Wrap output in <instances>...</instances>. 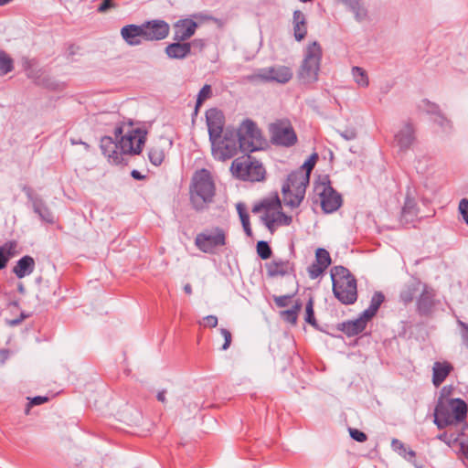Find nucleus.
<instances>
[{
  "instance_id": "nucleus-5",
  "label": "nucleus",
  "mask_w": 468,
  "mask_h": 468,
  "mask_svg": "<svg viewBox=\"0 0 468 468\" xmlns=\"http://www.w3.org/2000/svg\"><path fill=\"white\" fill-rule=\"evenodd\" d=\"M264 210L261 217V221L271 234L274 233L277 227L291 225L292 218L282 211V202L278 196L264 199L260 205L253 207V212Z\"/></svg>"
},
{
  "instance_id": "nucleus-22",
  "label": "nucleus",
  "mask_w": 468,
  "mask_h": 468,
  "mask_svg": "<svg viewBox=\"0 0 468 468\" xmlns=\"http://www.w3.org/2000/svg\"><path fill=\"white\" fill-rule=\"evenodd\" d=\"M270 277L284 276L292 271V264L282 259H274L265 265Z\"/></svg>"
},
{
  "instance_id": "nucleus-56",
  "label": "nucleus",
  "mask_w": 468,
  "mask_h": 468,
  "mask_svg": "<svg viewBox=\"0 0 468 468\" xmlns=\"http://www.w3.org/2000/svg\"><path fill=\"white\" fill-rule=\"evenodd\" d=\"M426 104H427L426 111L428 113L433 114L435 116L437 113L440 112L439 106L436 105L435 103H432V102L427 101Z\"/></svg>"
},
{
  "instance_id": "nucleus-25",
  "label": "nucleus",
  "mask_w": 468,
  "mask_h": 468,
  "mask_svg": "<svg viewBox=\"0 0 468 468\" xmlns=\"http://www.w3.org/2000/svg\"><path fill=\"white\" fill-rule=\"evenodd\" d=\"M101 149L102 154L108 157V159L114 163L119 164L121 162L120 153L118 152L119 142L115 143L112 137L104 136L101 140Z\"/></svg>"
},
{
  "instance_id": "nucleus-64",
  "label": "nucleus",
  "mask_w": 468,
  "mask_h": 468,
  "mask_svg": "<svg viewBox=\"0 0 468 468\" xmlns=\"http://www.w3.org/2000/svg\"><path fill=\"white\" fill-rule=\"evenodd\" d=\"M80 144H83L86 149L89 148V144L84 142H80Z\"/></svg>"
},
{
  "instance_id": "nucleus-1",
  "label": "nucleus",
  "mask_w": 468,
  "mask_h": 468,
  "mask_svg": "<svg viewBox=\"0 0 468 468\" xmlns=\"http://www.w3.org/2000/svg\"><path fill=\"white\" fill-rule=\"evenodd\" d=\"M333 292L344 304H352L357 299L356 280L344 266H335L331 270Z\"/></svg>"
},
{
  "instance_id": "nucleus-2",
  "label": "nucleus",
  "mask_w": 468,
  "mask_h": 468,
  "mask_svg": "<svg viewBox=\"0 0 468 468\" xmlns=\"http://www.w3.org/2000/svg\"><path fill=\"white\" fill-rule=\"evenodd\" d=\"M467 416V405L461 399H440L434 410V422L439 429L462 422Z\"/></svg>"
},
{
  "instance_id": "nucleus-18",
  "label": "nucleus",
  "mask_w": 468,
  "mask_h": 468,
  "mask_svg": "<svg viewBox=\"0 0 468 468\" xmlns=\"http://www.w3.org/2000/svg\"><path fill=\"white\" fill-rule=\"evenodd\" d=\"M417 300V310L421 315H430L437 303L435 291L423 283Z\"/></svg>"
},
{
  "instance_id": "nucleus-34",
  "label": "nucleus",
  "mask_w": 468,
  "mask_h": 468,
  "mask_svg": "<svg viewBox=\"0 0 468 468\" xmlns=\"http://www.w3.org/2000/svg\"><path fill=\"white\" fill-rule=\"evenodd\" d=\"M352 76L355 82L359 86L366 88L369 84V80L367 71L357 66L352 68Z\"/></svg>"
},
{
  "instance_id": "nucleus-50",
  "label": "nucleus",
  "mask_w": 468,
  "mask_h": 468,
  "mask_svg": "<svg viewBox=\"0 0 468 468\" xmlns=\"http://www.w3.org/2000/svg\"><path fill=\"white\" fill-rule=\"evenodd\" d=\"M237 211L239 213V218H240V221H241V224L242 223H247L250 221V216L248 214V212L246 211V208L244 207L243 204L241 203H239L237 204Z\"/></svg>"
},
{
  "instance_id": "nucleus-4",
  "label": "nucleus",
  "mask_w": 468,
  "mask_h": 468,
  "mask_svg": "<svg viewBox=\"0 0 468 468\" xmlns=\"http://www.w3.org/2000/svg\"><path fill=\"white\" fill-rule=\"evenodd\" d=\"M215 196V184L208 170L197 171L192 178L191 202L196 209H203L212 202Z\"/></svg>"
},
{
  "instance_id": "nucleus-37",
  "label": "nucleus",
  "mask_w": 468,
  "mask_h": 468,
  "mask_svg": "<svg viewBox=\"0 0 468 468\" xmlns=\"http://www.w3.org/2000/svg\"><path fill=\"white\" fill-rule=\"evenodd\" d=\"M148 157L150 162L154 165H160L165 158V152L162 147L154 145L150 148L148 152Z\"/></svg>"
},
{
  "instance_id": "nucleus-33",
  "label": "nucleus",
  "mask_w": 468,
  "mask_h": 468,
  "mask_svg": "<svg viewBox=\"0 0 468 468\" xmlns=\"http://www.w3.org/2000/svg\"><path fill=\"white\" fill-rule=\"evenodd\" d=\"M346 5L356 16V18L362 20L367 16V10L359 0H340Z\"/></svg>"
},
{
  "instance_id": "nucleus-35",
  "label": "nucleus",
  "mask_w": 468,
  "mask_h": 468,
  "mask_svg": "<svg viewBox=\"0 0 468 468\" xmlns=\"http://www.w3.org/2000/svg\"><path fill=\"white\" fill-rule=\"evenodd\" d=\"M14 69L13 59L3 50L0 51V75L4 76Z\"/></svg>"
},
{
  "instance_id": "nucleus-39",
  "label": "nucleus",
  "mask_w": 468,
  "mask_h": 468,
  "mask_svg": "<svg viewBox=\"0 0 468 468\" xmlns=\"http://www.w3.org/2000/svg\"><path fill=\"white\" fill-rule=\"evenodd\" d=\"M315 260V263L323 266V268L325 269H327V267L331 264V257L329 252L322 248L316 250Z\"/></svg>"
},
{
  "instance_id": "nucleus-3",
  "label": "nucleus",
  "mask_w": 468,
  "mask_h": 468,
  "mask_svg": "<svg viewBox=\"0 0 468 468\" xmlns=\"http://www.w3.org/2000/svg\"><path fill=\"white\" fill-rule=\"evenodd\" d=\"M310 177L304 170L291 173L282 187V200L285 206L295 208L304 198Z\"/></svg>"
},
{
  "instance_id": "nucleus-30",
  "label": "nucleus",
  "mask_w": 468,
  "mask_h": 468,
  "mask_svg": "<svg viewBox=\"0 0 468 468\" xmlns=\"http://www.w3.org/2000/svg\"><path fill=\"white\" fill-rule=\"evenodd\" d=\"M17 242L10 240L0 246V270L5 268L8 261L16 253Z\"/></svg>"
},
{
  "instance_id": "nucleus-17",
  "label": "nucleus",
  "mask_w": 468,
  "mask_h": 468,
  "mask_svg": "<svg viewBox=\"0 0 468 468\" xmlns=\"http://www.w3.org/2000/svg\"><path fill=\"white\" fill-rule=\"evenodd\" d=\"M207 125L208 129L209 140L224 134L225 117L221 111L218 109H209L206 112Z\"/></svg>"
},
{
  "instance_id": "nucleus-53",
  "label": "nucleus",
  "mask_w": 468,
  "mask_h": 468,
  "mask_svg": "<svg viewBox=\"0 0 468 468\" xmlns=\"http://www.w3.org/2000/svg\"><path fill=\"white\" fill-rule=\"evenodd\" d=\"M200 324H203L206 327L214 328L218 325V317L215 315H207L204 317L203 323H200Z\"/></svg>"
},
{
  "instance_id": "nucleus-19",
  "label": "nucleus",
  "mask_w": 468,
  "mask_h": 468,
  "mask_svg": "<svg viewBox=\"0 0 468 468\" xmlns=\"http://www.w3.org/2000/svg\"><path fill=\"white\" fill-rule=\"evenodd\" d=\"M415 141V128L410 122H405L395 134V144L401 152L409 150Z\"/></svg>"
},
{
  "instance_id": "nucleus-32",
  "label": "nucleus",
  "mask_w": 468,
  "mask_h": 468,
  "mask_svg": "<svg viewBox=\"0 0 468 468\" xmlns=\"http://www.w3.org/2000/svg\"><path fill=\"white\" fill-rule=\"evenodd\" d=\"M383 301L384 295L379 292H375L371 298L369 307L363 312L364 317H366V319H371L375 316Z\"/></svg>"
},
{
  "instance_id": "nucleus-6",
  "label": "nucleus",
  "mask_w": 468,
  "mask_h": 468,
  "mask_svg": "<svg viewBox=\"0 0 468 468\" xmlns=\"http://www.w3.org/2000/svg\"><path fill=\"white\" fill-rule=\"evenodd\" d=\"M322 57L323 49L317 41L306 46L298 71V78L303 83L312 84L318 80Z\"/></svg>"
},
{
  "instance_id": "nucleus-48",
  "label": "nucleus",
  "mask_w": 468,
  "mask_h": 468,
  "mask_svg": "<svg viewBox=\"0 0 468 468\" xmlns=\"http://www.w3.org/2000/svg\"><path fill=\"white\" fill-rule=\"evenodd\" d=\"M457 324L461 327V336L463 343L468 348V324L461 320H458Z\"/></svg>"
},
{
  "instance_id": "nucleus-26",
  "label": "nucleus",
  "mask_w": 468,
  "mask_h": 468,
  "mask_svg": "<svg viewBox=\"0 0 468 468\" xmlns=\"http://www.w3.org/2000/svg\"><path fill=\"white\" fill-rule=\"evenodd\" d=\"M369 320L366 319L362 313L358 318L342 323L341 330L348 336L356 335L366 328L367 323Z\"/></svg>"
},
{
  "instance_id": "nucleus-43",
  "label": "nucleus",
  "mask_w": 468,
  "mask_h": 468,
  "mask_svg": "<svg viewBox=\"0 0 468 468\" xmlns=\"http://www.w3.org/2000/svg\"><path fill=\"white\" fill-rule=\"evenodd\" d=\"M326 269L314 262L308 267V274L311 279L318 278Z\"/></svg>"
},
{
  "instance_id": "nucleus-52",
  "label": "nucleus",
  "mask_w": 468,
  "mask_h": 468,
  "mask_svg": "<svg viewBox=\"0 0 468 468\" xmlns=\"http://www.w3.org/2000/svg\"><path fill=\"white\" fill-rule=\"evenodd\" d=\"M220 334L224 337V340H225V342L222 346V350H227L230 346V344H231V340H232L231 333L226 328H221Z\"/></svg>"
},
{
  "instance_id": "nucleus-58",
  "label": "nucleus",
  "mask_w": 468,
  "mask_h": 468,
  "mask_svg": "<svg viewBox=\"0 0 468 468\" xmlns=\"http://www.w3.org/2000/svg\"><path fill=\"white\" fill-rule=\"evenodd\" d=\"M28 317V314H26L25 313H21L19 318H16L13 320L8 321V324L11 326L18 325L23 320Z\"/></svg>"
},
{
  "instance_id": "nucleus-21",
  "label": "nucleus",
  "mask_w": 468,
  "mask_h": 468,
  "mask_svg": "<svg viewBox=\"0 0 468 468\" xmlns=\"http://www.w3.org/2000/svg\"><path fill=\"white\" fill-rule=\"evenodd\" d=\"M453 370V366L448 361H436L432 366V384L439 388Z\"/></svg>"
},
{
  "instance_id": "nucleus-14",
  "label": "nucleus",
  "mask_w": 468,
  "mask_h": 468,
  "mask_svg": "<svg viewBox=\"0 0 468 468\" xmlns=\"http://www.w3.org/2000/svg\"><path fill=\"white\" fill-rule=\"evenodd\" d=\"M314 191L319 196L322 209L325 213H333L341 207L342 197L331 186L329 182H320L316 184Z\"/></svg>"
},
{
  "instance_id": "nucleus-27",
  "label": "nucleus",
  "mask_w": 468,
  "mask_h": 468,
  "mask_svg": "<svg viewBox=\"0 0 468 468\" xmlns=\"http://www.w3.org/2000/svg\"><path fill=\"white\" fill-rule=\"evenodd\" d=\"M35 265V260L31 256L26 255L17 261L13 268V272L18 279H22L34 271Z\"/></svg>"
},
{
  "instance_id": "nucleus-51",
  "label": "nucleus",
  "mask_w": 468,
  "mask_h": 468,
  "mask_svg": "<svg viewBox=\"0 0 468 468\" xmlns=\"http://www.w3.org/2000/svg\"><path fill=\"white\" fill-rule=\"evenodd\" d=\"M340 136L346 141L355 140L357 136V133L354 128H347L345 131L338 132Z\"/></svg>"
},
{
  "instance_id": "nucleus-59",
  "label": "nucleus",
  "mask_w": 468,
  "mask_h": 468,
  "mask_svg": "<svg viewBox=\"0 0 468 468\" xmlns=\"http://www.w3.org/2000/svg\"><path fill=\"white\" fill-rule=\"evenodd\" d=\"M131 176L134 178V179H137V180H142L144 179L145 176H143L138 170H133L132 173H131Z\"/></svg>"
},
{
  "instance_id": "nucleus-45",
  "label": "nucleus",
  "mask_w": 468,
  "mask_h": 468,
  "mask_svg": "<svg viewBox=\"0 0 468 468\" xmlns=\"http://www.w3.org/2000/svg\"><path fill=\"white\" fill-rule=\"evenodd\" d=\"M317 160V154H312L307 161L303 163V165L298 169V170H304L305 173L308 174V176L310 177L311 171L315 165Z\"/></svg>"
},
{
  "instance_id": "nucleus-42",
  "label": "nucleus",
  "mask_w": 468,
  "mask_h": 468,
  "mask_svg": "<svg viewBox=\"0 0 468 468\" xmlns=\"http://www.w3.org/2000/svg\"><path fill=\"white\" fill-rule=\"evenodd\" d=\"M257 253L262 260H267L271 256V249L268 242L261 240L257 243Z\"/></svg>"
},
{
  "instance_id": "nucleus-62",
  "label": "nucleus",
  "mask_w": 468,
  "mask_h": 468,
  "mask_svg": "<svg viewBox=\"0 0 468 468\" xmlns=\"http://www.w3.org/2000/svg\"><path fill=\"white\" fill-rule=\"evenodd\" d=\"M184 291H185V292H186V293L190 294V293L192 292L191 285H190V284H188V283H187V284H186V285L184 286Z\"/></svg>"
},
{
  "instance_id": "nucleus-54",
  "label": "nucleus",
  "mask_w": 468,
  "mask_h": 468,
  "mask_svg": "<svg viewBox=\"0 0 468 468\" xmlns=\"http://www.w3.org/2000/svg\"><path fill=\"white\" fill-rule=\"evenodd\" d=\"M46 401H48V398L47 397L37 396V397L33 398L30 400V402L27 404V406L26 414L29 413L30 407H32L34 405H40V404H42V403H44Z\"/></svg>"
},
{
  "instance_id": "nucleus-24",
  "label": "nucleus",
  "mask_w": 468,
  "mask_h": 468,
  "mask_svg": "<svg viewBox=\"0 0 468 468\" xmlns=\"http://www.w3.org/2000/svg\"><path fill=\"white\" fill-rule=\"evenodd\" d=\"M293 37L296 41H302L307 35V18L300 10H295L292 15Z\"/></svg>"
},
{
  "instance_id": "nucleus-20",
  "label": "nucleus",
  "mask_w": 468,
  "mask_h": 468,
  "mask_svg": "<svg viewBox=\"0 0 468 468\" xmlns=\"http://www.w3.org/2000/svg\"><path fill=\"white\" fill-rule=\"evenodd\" d=\"M197 24L191 19L179 20L175 24L174 39L185 41L190 38L196 32Z\"/></svg>"
},
{
  "instance_id": "nucleus-16",
  "label": "nucleus",
  "mask_w": 468,
  "mask_h": 468,
  "mask_svg": "<svg viewBox=\"0 0 468 468\" xmlns=\"http://www.w3.org/2000/svg\"><path fill=\"white\" fill-rule=\"evenodd\" d=\"M144 39L162 40L169 34V25L164 20H152L142 24Z\"/></svg>"
},
{
  "instance_id": "nucleus-28",
  "label": "nucleus",
  "mask_w": 468,
  "mask_h": 468,
  "mask_svg": "<svg viewBox=\"0 0 468 468\" xmlns=\"http://www.w3.org/2000/svg\"><path fill=\"white\" fill-rule=\"evenodd\" d=\"M190 51H191V44L190 43H180V41L169 44L165 48V53L171 58H177V59L184 58L190 53Z\"/></svg>"
},
{
  "instance_id": "nucleus-31",
  "label": "nucleus",
  "mask_w": 468,
  "mask_h": 468,
  "mask_svg": "<svg viewBox=\"0 0 468 468\" xmlns=\"http://www.w3.org/2000/svg\"><path fill=\"white\" fill-rule=\"evenodd\" d=\"M402 218L406 222H411L418 216L417 202L414 198L407 196L402 207Z\"/></svg>"
},
{
  "instance_id": "nucleus-47",
  "label": "nucleus",
  "mask_w": 468,
  "mask_h": 468,
  "mask_svg": "<svg viewBox=\"0 0 468 468\" xmlns=\"http://www.w3.org/2000/svg\"><path fill=\"white\" fill-rule=\"evenodd\" d=\"M459 212L464 222L468 225V199L463 198L459 203Z\"/></svg>"
},
{
  "instance_id": "nucleus-63",
  "label": "nucleus",
  "mask_w": 468,
  "mask_h": 468,
  "mask_svg": "<svg viewBox=\"0 0 468 468\" xmlns=\"http://www.w3.org/2000/svg\"><path fill=\"white\" fill-rule=\"evenodd\" d=\"M13 0H0V6H4L9 3H11Z\"/></svg>"
},
{
  "instance_id": "nucleus-38",
  "label": "nucleus",
  "mask_w": 468,
  "mask_h": 468,
  "mask_svg": "<svg viewBox=\"0 0 468 468\" xmlns=\"http://www.w3.org/2000/svg\"><path fill=\"white\" fill-rule=\"evenodd\" d=\"M391 447L395 452H398L400 455L408 460L415 457V452L412 450H407L404 443L398 439L392 440Z\"/></svg>"
},
{
  "instance_id": "nucleus-11",
  "label": "nucleus",
  "mask_w": 468,
  "mask_h": 468,
  "mask_svg": "<svg viewBox=\"0 0 468 468\" xmlns=\"http://www.w3.org/2000/svg\"><path fill=\"white\" fill-rule=\"evenodd\" d=\"M116 139L119 140L121 153L138 154L145 143L146 133L141 129H129L125 133L122 127L115 130Z\"/></svg>"
},
{
  "instance_id": "nucleus-46",
  "label": "nucleus",
  "mask_w": 468,
  "mask_h": 468,
  "mask_svg": "<svg viewBox=\"0 0 468 468\" xmlns=\"http://www.w3.org/2000/svg\"><path fill=\"white\" fill-rule=\"evenodd\" d=\"M117 4L113 0H101V5L98 6L99 13H106L112 8H116Z\"/></svg>"
},
{
  "instance_id": "nucleus-29",
  "label": "nucleus",
  "mask_w": 468,
  "mask_h": 468,
  "mask_svg": "<svg viewBox=\"0 0 468 468\" xmlns=\"http://www.w3.org/2000/svg\"><path fill=\"white\" fill-rule=\"evenodd\" d=\"M422 284L423 283L419 280H414L407 283L400 292V300L405 304L411 303L414 299L415 294L420 291Z\"/></svg>"
},
{
  "instance_id": "nucleus-49",
  "label": "nucleus",
  "mask_w": 468,
  "mask_h": 468,
  "mask_svg": "<svg viewBox=\"0 0 468 468\" xmlns=\"http://www.w3.org/2000/svg\"><path fill=\"white\" fill-rule=\"evenodd\" d=\"M349 433H350L351 438L358 442H364L367 441L366 433L359 430L349 429Z\"/></svg>"
},
{
  "instance_id": "nucleus-13",
  "label": "nucleus",
  "mask_w": 468,
  "mask_h": 468,
  "mask_svg": "<svg viewBox=\"0 0 468 468\" xmlns=\"http://www.w3.org/2000/svg\"><path fill=\"white\" fill-rule=\"evenodd\" d=\"M226 244V233L220 228L206 229L196 236L195 245L204 253L213 254Z\"/></svg>"
},
{
  "instance_id": "nucleus-55",
  "label": "nucleus",
  "mask_w": 468,
  "mask_h": 468,
  "mask_svg": "<svg viewBox=\"0 0 468 468\" xmlns=\"http://www.w3.org/2000/svg\"><path fill=\"white\" fill-rule=\"evenodd\" d=\"M290 298L289 295L277 296L274 298V302L279 307H285L288 305Z\"/></svg>"
},
{
  "instance_id": "nucleus-10",
  "label": "nucleus",
  "mask_w": 468,
  "mask_h": 468,
  "mask_svg": "<svg viewBox=\"0 0 468 468\" xmlns=\"http://www.w3.org/2000/svg\"><path fill=\"white\" fill-rule=\"evenodd\" d=\"M292 70L284 65H274L256 69L246 80L251 83L286 84L292 78Z\"/></svg>"
},
{
  "instance_id": "nucleus-57",
  "label": "nucleus",
  "mask_w": 468,
  "mask_h": 468,
  "mask_svg": "<svg viewBox=\"0 0 468 468\" xmlns=\"http://www.w3.org/2000/svg\"><path fill=\"white\" fill-rule=\"evenodd\" d=\"M460 451L468 460V437L460 442Z\"/></svg>"
},
{
  "instance_id": "nucleus-40",
  "label": "nucleus",
  "mask_w": 468,
  "mask_h": 468,
  "mask_svg": "<svg viewBox=\"0 0 468 468\" xmlns=\"http://www.w3.org/2000/svg\"><path fill=\"white\" fill-rule=\"evenodd\" d=\"M304 320L306 323L310 324L314 327H317V323L314 312V300L312 298H310L308 303H306Z\"/></svg>"
},
{
  "instance_id": "nucleus-15",
  "label": "nucleus",
  "mask_w": 468,
  "mask_h": 468,
  "mask_svg": "<svg viewBox=\"0 0 468 468\" xmlns=\"http://www.w3.org/2000/svg\"><path fill=\"white\" fill-rule=\"evenodd\" d=\"M23 191L25 192L27 199L31 202L32 208L39 218L44 222L53 223V214L43 198L39 195L36 194L29 186H24Z\"/></svg>"
},
{
  "instance_id": "nucleus-60",
  "label": "nucleus",
  "mask_w": 468,
  "mask_h": 468,
  "mask_svg": "<svg viewBox=\"0 0 468 468\" xmlns=\"http://www.w3.org/2000/svg\"><path fill=\"white\" fill-rule=\"evenodd\" d=\"M242 227L244 229V231L245 233L250 237L252 235V231H251V229H250V221L247 222L246 224L245 223H242Z\"/></svg>"
},
{
  "instance_id": "nucleus-36",
  "label": "nucleus",
  "mask_w": 468,
  "mask_h": 468,
  "mask_svg": "<svg viewBox=\"0 0 468 468\" xmlns=\"http://www.w3.org/2000/svg\"><path fill=\"white\" fill-rule=\"evenodd\" d=\"M301 309H302V303L296 302L292 309L282 311L281 313V314L285 321H287L288 323H291L292 324H295L297 322L298 313Z\"/></svg>"
},
{
  "instance_id": "nucleus-7",
  "label": "nucleus",
  "mask_w": 468,
  "mask_h": 468,
  "mask_svg": "<svg viewBox=\"0 0 468 468\" xmlns=\"http://www.w3.org/2000/svg\"><path fill=\"white\" fill-rule=\"evenodd\" d=\"M211 144L212 155L218 161H226L238 154L239 149V138L236 130L227 127L224 134L209 140Z\"/></svg>"
},
{
  "instance_id": "nucleus-8",
  "label": "nucleus",
  "mask_w": 468,
  "mask_h": 468,
  "mask_svg": "<svg viewBox=\"0 0 468 468\" xmlns=\"http://www.w3.org/2000/svg\"><path fill=\"white\" fill-rule=\"evenodd\" d=\"M237 138H239V150L241 152H255L263 147L265 140L261 130L256 123L247 119L242 122L239 129L236 130Z\"/></svg>"
},
{
  "instance_id": "nucleus-12",
  "label": "nucleus",
  "mask_w": 468,
  "mask_h": 468,
  "mask_svg": "<svg viewBox=\"0 0 468 468\" xmlns=\"http://www.w3.org/2000/svg\"><path fill=\"white\" fill-rule=\"evenodd\" d=\"M269 133L274 145L291 147L297 143V135L288 120H277L270 123Z\"/></svg>"
},
{
  "instance_id": "nucleus-41",
  "label": "nucleus",
  "mask_w": 468,
  "mask_h": 468,
  "mask_svg": "<svg viewBox=\"0 0 468 468\" xmlns=\"http://www.w3.org/2000/svg\"><path fill=\"white\" fill-rule=\"evenodd\" d=\"M211 94H212L211 86L207 85V84L204 85L203 88L199 90V92L197 94L196 109L200 107L207 99L210 98Z\"/></svg>"
},
{
  "instance_id": "nucleus-44",
  "label": "nucleus",
  "mask_w": 468,
  "mask_h": 468,
  "mask_svg": "<svg viewBox=\"0 0 468 468\" xmlns=\"http://www.w3.org/2000/svg\"><path fill=\"white\" fill-rule=\"evenodd\" d=\"M433 122L440 125L444 131L452 128L451 122L443 116L441 112L434 116Z\"/></svg>"
},
{
  "instance_id": "nucleus-61",
  "label": "nucleus",
  "mask_w": 468,
  "mask_h": 468,
  "mask_svg": "<svg viewBox=\"0 0 468 468\" xmlns=\"http://www.w3.org/2000/svg\"><path fill=\"white\" fill-rule=\"evenodd\" d=\"M165 390H162L160 392H158L157 394V399L162 402V403H165Z\"/></svg>"
},
{
  "instance_id": "nucleus-9",
  "label": "nucleus",
  "mask_w": 468,
  "mask_h": 468,
  "mask_svg": "<svg viewBox=\"0 0 468 468\" xmlns=\"http://www.w3.org/2000/svg\"><path fill=\"white\" fill-rule=\"evenodd\" d=\"M230 169L236 177L250 182L262 181L266 174L262 164L250 155L235 159Z\"/></svg>"
},
{
  "instance_id": "nucleus-23",
  "label": "nucleus",
  "mask_w": 468,
  "mask_h": 468,
  "mask_svg": "<svg viewBox=\"0 0 468 468\" xmlns=\"http://www.w3.org/2000/svg\"><path fill=\"white\" fill-rule=\"evenodd\" d=\"M121 36L130 46H138L144 39L143 27L137 25H127L121 29Z\"/></svg>"
}]
</instances>
